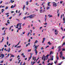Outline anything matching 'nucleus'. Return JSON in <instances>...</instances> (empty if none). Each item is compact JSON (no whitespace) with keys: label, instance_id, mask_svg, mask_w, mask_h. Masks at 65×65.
Wrapping results in <instances>:
<instances>
[{"label":"nucleus","instance_id":"f257e3e1","mask_svg":"<svg viewBox=\"0 0 65 65\" xmlns=\"http://www.w3.org/2000/svg\"><path fill=\"white\" fill-rule=\"evenodd\" d=\"M34 15V14L31 15L29 16V18L30 19H32V18H33L34 17V16H33Z\"/></svg>","mask_w":65,"mask_h":65},{"label":"nucleus","instance_id":"f03ea898","mask_svg":"<svg viewBox=\"0 0 65 65\" xmlns=\"http://www.w3.org/2000/svg\"><path fill=\"white\" fill-rule=\"evenodd\" d=\"M2 57L1 58V59H3V58L4 57V55L3 54H1V56H0V57H2Z\"/></svg>","mask_w":65,"mask_h":65},{"label":"nucleus","instance_id":"7ed1b4c3","mask_svg":"<svg viewBox=\"0 0 65 65\" xmlns=\"http://www.w3.org/2000/svg\"><path fill=\"white\" fill-rule=\"evenodd\" d=\"M60 58H62V57L63 56V54L62 52H61L60 53Z\"/></svg>","mask_w":65,"mask_h":65},{"label":"nucleus","instance_id":"20e7f679","mask_svg":"<svg viewBox=\"0 0 65 65\" xmlns=\"http://www.w3.org/2000/svg\"><path fill=\"white\" fill-rule=\"evenodd\" d=\"M16 6V5H14V6H13V5H12L11 7V8H14Z\"/></svg>","mask_w":65,"mask_h":65},{"label":"nucleus","instance_id":"39448f33","mask_svg":"<svg viewBox=\"0 0 65 65\" xmlns=\"http://www.w3.org/2000/svg\"><path fill=\"white\" fill-rule=\"evenodd\" d=\"M53 5L54 6H55V7H56V6H57V4H56V3L55 2H53Z\"/></svg>","mask_w":65,"mask_h":65},{"label":"nucleus","instance_id":"423d86ee","mask_svg":"<svg viewBox=\"0 0 65 65\" xmlns=\"http://www.w3.org/2000/svg\"><path fill=\"white\" fill-rule=\"evenodd\" d=\"M35 53H36V55H37V53H38V52H37V51L36 49H35Z\"/></svg>","mask_w":65,"mask_h":65},{"label":"nucleus","instance_id":"0eeeda50","mask_svg":"<svg viewBox=\"0 0 65 65\" xmlns=\"http://www.w3.org/2000/svg\"><path fill=\"white\" fill-rule=\"evenodd\" d=\"M31 55H30V57H29V60H30L31 59V58H32V55H33V54H32L31 53L30 54Z\"/></svg>","mask_w":65,"mask_h":65},{"label":"nucleus","instance_id":"6e6552de","mask_svg":"<svg viewBox=\"0 0 65 65\" xmlns=\"http://www.w3.org/2000/svg\"><path fill=\"white\" fill-rule=\"evenodd\" d=\"M45 38H44L43 39V40L42 41V43H44V41H45Z\"/></svg>","mask_w":65,"mask_h":65},{"label":"nucleus","instance_id":"1a4fd4ad","mask_svg":"<svg viewBox=\"0 0 65 65\" xmlns=\"http://www.w3.org/2000/svg\"><path fill=\"white\" fill-rule=\"evenodd\" d=\"M61 46H59L58 47V48H59L58 51H61Z\"/></svg>","mask_w":65,"mask_h":65},{"label":"nucleus","instance_id":"9d476101","mask_svg":"<svg viewBox=\"0 0 65 65\" xmlns=\"http://www.w3.org/2000/svg\"><path fill=\"white\" fill-rule=\"evenodd\" d=\"M32 60H34V61H35V60H36V57H34V56H33L32 57Z\"/></svg>","mask_w":65,"mask_h":65},{"label":"nucleus","instance_id":"9b49d317","mask_svg":"<svg viewBox=\"0 0 65 65\" xmlns=\"http://www.w3.org/2000/svg\"><path fill=\"white\" fill-rule=\"evenodd\" d=\"M48 17H49V18H51V17H53V15H50V14H49L48 15Z\"/></svg>","mask_w":65,"mask_h":65},{"label":"nucleus","instance_id":"f8f14e48","mask_svg":"<svg viewBox=\"0 0 65 65\" xmlns=\"http://www.w3.org/2000/svg\"><path fill=\"white\" fill-rule=\"evenodd\" d=\"M53 58H54V56H52V57L51 58V59L52 61H53Z\"/></svg>","mask_w":65,"mask_h":65},{"label":"nucleus","instance_id":"ddd939ff","mask_svg":"<svg viewBox=\"0 0 65 65\" xmlns=\"http://www.w3.org/2000/svg\"><path fill=\"white\" fill-rule=\"evenodd\" d=\"M50 3H51V2H49L48 3V5H47L48 6H51V5H49V4H50Z\"/></svg>","mask_w":65,"mask_h":65},{"label":"nucleus","instance_id":"4468645a","mask_svg":"<svg viewBox=\"0 0 65 65\" xmlns=\"http://www.w3.org/2000/svg\"><path fill=\"white\" fill-rule=\"evenodd\" d=\"M48 43V44H49V45H51L52 44V43H50V42L49 41L48 43Z\"/></svg>","mask_w":65,"mask_h":65},{"label":"nucleus","instance_id":"2eb2a0df","mask_svg":"<svg viewBox=\"0 0 65 65\" xmlns=\"http://www.w3.org/2000/svg\"><path fill=\"white\" fill-rule=\"evenodd\" d=\"M8 51V53H9V52H10V48H9V50Z\"/></svg>","mask_w":65,"mask_h":65},{"label":"nucleus","instance_id":"dca6fc26","mask_svg":"<svg viewBox=\"0 0 65 65\" xmlns=\"http://www.w3.org/2000/svg\"><path fill=\"white\" fill-rule=\"evenodd\" d=\"M35 49H36H36H37V46L36 45L35 46Z\"/></svg>","mask_w":65,"mask_h":65},{"label":"nucleus","instance_id":"f3484780","mask_svg":"<svg viewBox=\"0 0 65 65\" xmlns=\"http://www.w3.org/2000/svg\"><path fill=\"white\" fill-rule=\"evenodd\" d=\"M9 22V20H8L7 21V23L8 24H10V22Z\"/></svg>","mask_w":65,"mask_h":65},{"label":"nucleus","instance_id":"a211bd4d","mask_svg":"<svg viewBox=\"0 0 65 65\" xmlns=\"http://www.w3.org/2000/svg\"><path fill=\"white\" fill-rule=\"evenodd\" d=\"M17 48H20L21 47V45H20L19 46H17Z\"/></svg>","mask_w":65,"mask_h":65},{"label":"nucleus","instance_id":"6ab92c4d","mask_svg":"<svg viewBox=\"0 0 65 65\" xmlns=\"http://www.w3.org/2000/svg\"><path fill=\"white\" fill-rule=\"evenodd\" d=\"M25 8V6L24 5V6L23 7V11H24V8Z\"/></svg>","mask_w":65,"mask_h":65},{"label":"nucleus","instance_id":"aec40b11","mask_svg":"<svg viewBox=\"0 0 65 65\" xmlns=\"http://www.w3.org/2000/svg\"><path fill=\"white\" fill-rule=\"evenodd\" d=\"M2 12L3 13V11H5V10H4V9H3L2 10Z\"/></svg>","mask_w":65,"mask_h":65},{"label":"nucleus","instance_id":"412c9836","mask_svg":"<svg viewBox=\"0 0 65 65\" xmlns=\"http://www.w3.org/2000/svg\"><path fill=\"white\" fill-rule=\"evenodd\" d=\"M53 54V52H52V51H51V52H50V55H49V56H50L52 54Z\"/></svg>","mask_w":65,"mask_h":65},{"label":"nucleus","instance_id":"4be33fe9","mask_svg":"<svg viewBox=\"0 0 65 65\" xmlns=\"http://www.w3.org/2000/svg\"><path fill=\"white\" fill-rule=\"evenodd\" d=\"M37 42H38V41H37V40H36L34 43V44H35V43H37Z\"/></svg>","mask_w":65,"mask_h":65},{"label":"nucleus","instance_id":"5701e85b","mask_svg":"<svg viewBox=\"0 0 65 65\" xmlns=\"http://www.w3.org/2000/svg\"><path fill=\"white\" fill-rule=\"evenodd\" d=\"M26 5H28V4H29V2L28 1H27L26 2Z\"/></svg>","mask_w":65,"mask_h":65},{"label":"nucleus","instance_id":"b1692460","mask_svg":"<svg viewBox=\"0 0 65 65\" xmlns=\"http://www.w3.org/2000/svg\"><path fill=\"white\" fill-rule=\"evenodd\" d=\"M31 51V49H30V50H28V52H30Z\"/></svg>","mask_w":65,"mask_h":65},{"label":"nucleus","instance_id":"393cba45","mask_svg":"<svg viewBox=\"0 0 65 65\" xmlns=\"http://www.w3.org/2000/svg\"><path fill=\"white\" fill-rule=\"evenodd\" d=\"M26 19H27V18L26 17L23 18V19L24 20H25Z\"/></svg>","mask_w":65,"mask_h":65},{"label":"nucleus","instance_id":"a878e982","mask_svg":"<svg viewBox=\"0 0 65 65\" xmlns=\"http://www.w3.org/2000/svg\"><path fill=\"white\" fill-rule=\"evenodd\" d=\"M10 2H11V3H13V2H14V1H10Z\"/></svg>","mask_w":65,"mask_h":65},{"label":"nucleus","instance_id":"bb28decb","mask_svg":"<svg viewBox=\"0 0 65 65\" xmlns=\"http://www.w3.org/2000/svg\"><path fill=\"white\" fill-rule=\"evenodd\" d=\"M62 62H61L60 63H59V64H58V65H61V64H62Z\"/></svg>","mask_w":65,"mask_h":65},{"label":"nucleus","instance_id":"cd10ccee","mask_svg":"<svg viewBox=\"0 0 65 65\" xmlns=\"http://www.w3.org/2000/svg\"><path fill=\"white\" fill-rule=\"evenodd\" d=\"M40 10V13H42V10Z\"/></svg>","mask_w":65,"mask_h":65},{"label":"nucleus","instance_id":"c85d7f7f","mask_svg":"<svg viewBox=\"0 0 65 65\" xmlns=\"http://www.w3.org/2000/svg\"><path fill=\"white\" fill-rule=\"evenodd\" d=\"M44 19H45V22H46V18L45 17L44 18Z\"/></svg>","mask_w":65,"mask_h":65},{"label":"nucleus","instance_id":"c756f323","mask_svg":"<svg viewBox=\"0 0 65 65\" xmlns=\"http://www.w3.org/2000/svg\"><path fill=\"white\" fill-rule=\"evenodd\" d=\"M59 15H60V13H58V15H57V17H59Z\"/></svg>","mask_w":65,"mask_h":65},{"label":"nucleus","instance_id":"7c9ffc66","mask_svg":"<svg viewBox=\"0 0 65 65\" xmlns=\"http://www.w3.org/2000/svg\"><path fill=\"white\" fill-rule=\"evenodd\" d=\"M44 59H43V60L44 61H45V58H46V56H45L44 57Z\"/></svg>","mask_w":65,"mask_h":65},{"label":"nucleus","instance_id":"2f4dec72","mask_svg":"<svg viewBox=\"0 0 65 65\" xmlns=\"http://www.w3.org/2000/svg\"><path fill=\"white\" fill-rule=\"evenodd\" d=\"M49 9H50V7H47V10H48Z\"/></svg>","mask_w":65,"mask_h":65},{"label":"nucleus","instance_id":"473e14b6","mask_svg":"<svg viewBox=\"0 0 65 65\" xmlns=\"http://www.w3.org/2000/svg\"><path fill=\"white\" fill-rule=\"evenodd\" d=\"M24 53H22V54L21 55V56H24Z\"/></svg>","mask_w":65,"mask_h":65},{"label":"nucleus","instance_id":"72a5a7b5","mask_svg":"<svg viewBox=\"0 0 65 65\" xmlns=\"http://www.w3.org/2000/svg\"><path fill=\"white\" fill-rule=\"evenodd\" d=\"M19 24H17V28H18L19 27Z\"/></svg>","mask_w":65,"mask_h":65},{"label":"nucleus","instance_id":"f704fd0d","mask_svg":"<svg viewBox=\"0 0 65 65\" xmlns=\"http://www.w3.org/2000/svg\"><path fill=\"white\" fill-rule=\"evenodd\" d=\"M21 61V60H19V62H18V63H20V62Z\"/></svg>","mask_w":65,"mask_h":65},{"label":"nucleus","instance_id":"c9c22d12","mask_svg":"<svg viewBox=\"0 0 65 65\" xmlns=\"http://www.w3.org/2000/svg\"><path fill=\"white\" fill-rule=\"evenodd\" d=\"M11 55V57H14V55Z\"/></svg>","mask_w":65,"mask_h":65},{"label":"nucleus","instance_id":"e433bc0d","mask_svg":"<svg viewBox=\"0 0 65 65\" xmlns=\"http://www.w3.org/2000/svg\"><path fill=\"white\" fill-rule=\"evenodd\" d=\"M42 64H44V65H45V63H44V61H43V62L42 63Z\"/></svg>","mask_w":65,"mask_h":65},{"label":"nucleus","instance_id":"4c0bfd02","mask_svg":"<svg viewBox=\"0 0 65 65\" xmlns=\"http://www.w3.org/2000/svg\"><path fill=\"white\" fill-rule=\"evenodd\" d=\"M61 29L62 31H63V27H61Z\"/></svg>","mask_w":65,"mask_h":65},{"label":"nucleus","instance_id":"58836bf2","mask_svg":"<svg viewBox=\"0 0 65 65\" xmlns=\"http://www.w3.org/2000/svg\"><path fill=\"white\" fill-rule=\"evenodd\" d=\"M3 2V1H1V2H0V4H2V3Z\"/></svg>","mask_w":65,"mask_h":65},{"label":"nucleus","instance_id":"ea45409f","mask_svg":"<svg viewBox=\"0 0 65 65\" xmlns=\"http://www.w3.org/2000/svg\"><path fill=\"white\" fill-rule=\"evenodd\" d=\"M8 7L7 6L5 8V9H8Z\"/></svg>","mask_w":65,"mask_h":65},{"label":"nucleus","instance_id":"a19ab883","mask_svg":"<svg viewBox=\"0 0 65 65\" xmlns=\"http://www.w3.org/2000/svg\"><path fill=\"white\" fill-rule=\"evenodd\" d=\"M21 51H22V50H20L19 51H18V53H20V52H21Z\"/></svg>","mask_w":65,"mask_h":65},{"label":"nucleus","instance_id":"79ce46f5","mask_svg":"<svg viewBox=\"0 0 65 65\" xmlns=\"http://www.w3.org/2000/svg\"><path fill=\"white\" fill-rule=\"evenodd\" d=\"M65 48H63L62 50V51H65Z\"/></svg>","mask_w":65,"mask_h":65},{"label":"nucleus","instance_id":"37998d69","mask_svg":"<svg viewBox=\"0 0 65 65\" xmlns=\"http://www.w3.org/2000/svg\"><path fill=\"white\" fill-rule=\"evenodd\" d=\"M64 59H65V58H64V57H62V60H64Z\"/></svg>","mask_w":65,"mask_h":65},{"label":"nucleus","instance_id":"c03bdc74","mask_svg":"<svg viewBox=\"0 0 65 65\" xmlns=\"http://www.w3.org/2000/svg\"><path fill=\"white\" fill-rule=\"evenodd\" d=\"M4 29H5V27H4L3 28H2V30H3Z\"/></svg>","mask_w":65,"mask_h":65},{"label":"nucleus","instance_id":"a18cd8bd","mask_svg":"<svg viewBox=\"0 0 65 65\" xmlns=\"http://www.w3.org/2000/svg\"><path fill=\"white\" fill-rule=\"evenodd\" d=\"M65 42L64 43H63L62 44V46H63V45H65Z\"/></svg>","mask_w":65,"mask_h":65},{"label":"nucleus","instance_id":"49530a36","mask_svg":"<svg viewBox=\"0 0 65 65\" xmlns=\"http://www.w3.org/2000/svg\"><path fill=\"white\" fill-rule=\"evenodd\" d=\"M55 34L56 35H57V34H58V32H57L56 33H55Z\"/></svg>","mask_w":65,"mask_h":65},{"label":"nucleus","instance_id":"de8ad7c7","mask_svg":"<svg viewBox=\"0 0 65 65\" xmlns=\"http://www.w3.org/2000/svg\"><path fill=\"white\" fill-rule=\"evenodd\" d=\"M56 63H57V60H56V61L54 62V63L55 64H56Z\"/></svg>","mask_w":65,"mask_h":65},{"label":"nucleus","instance_id":"09e8293b","mask_svg":"<svg viewBox=\"0 0 65 65\" xmlns=\"http://www.w3.org/2000/svg\"><path fill=\"white\" fill-rule=\"evenodd\" d=\"M44 24L45 25H47V23H46V22L45 23H44Z\"/></svg>","mask_w":65,"mask_h":65},{"label":"nucleus","instance_id":"8fccbe9b","mask_svg":"<svg viewBox=\"0 0 65 65\" xmlns=\"http://www.w3.org/2000/svg\"><path fill=\"white\" fill-rule=\"evenodd\" d=\"M43 49H44V48H43V47L41 48V50H43Z\"/></svg>","mask_w":65,"mask_h":65},{"label":"nucleus","instance_id":"3c124183","mask_svg":"<svg viewBox=\"0 0 65 65\" xmlns=\"http://www.w3.org/2000/svg\"><path fill=\"white\" fill-rule=\"evenodd\" d=\"M49 46H46L45 47V48H47V47H49Z\"/></svg>","mask_w":65,"mask_h":65},{"label":"nucleus","instance_id":"603ef678","mask_svg":"<svg viewBox=\"0 0 65 65\" xmlns=\"http://www.w3.org/2000/svg\"><path fill=\"white\" fill-rule=\"evenodd\" d=\"M51 49L53 50L54 49V46H53V47H52V48Z\"/></svg>","mask_w":65,"mask_h":65},{"label":"nucleus","instance_id":"864d4df0","mask_svg":"<svg viewBox=\"0 0 65 65\" xmlns=\"http://www.w3.org/2000/svg\"><path fill=\"white\" fill-rule=\"evenodd\" d=\"M20 42H19L18 44L17 45H17H19V44H20Z\"/></svg>","mask_w":65,"mask_h":65},{"label":"nucleus","instance_id":"5fc2aeb1","mask_svg":"<svg viewBox=\"0 0 65 65\" xmlns=\"http://www.w3.org/2000/svg\"><path fill=\"white\" fill-rule=\"evenodd\" d=\"M4 49V48H2V52H3V49Z\"/></svg>","mask_w":65,"mask_h":65},{"label":"nucleus","instance_id":"6e6d98bb","mask_svg":"<svg viewBox=\"0 0 65 65\" xmlns=\"http://www.w3.org/2000/svg\"><path fill=\"white\" fill-rule=\"evenodd\" d=\"M63 21H65V18H63Z\"/></svg>","mask_w":65,"mask_h":65},{"label":"nucleus","instance_id":"4d7b16f0","mask_svg":"<svg viewBox=\"0 0 65 65\" xmlns=\"http://www.w3.org/2000/svg\"><path fill=\"white\" fill-rule=\"evenodd\" d=\"M40 62V60H39L38 61V62H37V63H38V64H39V63Z\"/></svg>","mask_w":65,"mask_h":65},{"label":"nucleus","instance_id":"13d9d810","mask_svg":"<svg viewBox=\"0 0 65 65\" xmlns=\"http://www.w3.org/2000/svg\"><path fill=\"white\" fill-rule=\"evenodd\" d=\"M3 62H4V60H2V61L1 62V63H3Z\"/></svg>","mask_w":65,"mask_h":65},{"label":"nucleus","instance_id":"bf43d9fd","mask_svg":"<svg viewBox=\"0 0 65 65\" xmlns=\"http://www.w3.org/2000/svg\"><path fill=\"white\" fill-rule=\"evenodd\" d=\"M4 40V39H2V41H1V42H3V41Z\"/></svg>","mask_w":65,"mask_h":65},{"label":"nucleus","instance_id":"052dcab7","mask_svg":"<svg viewBox=\"0 0 65 65\" xmlns=\"http://www.w3.org/2000/svg\"><path fill=\"white\" fill-rule=\"evenodd\" d=\"M9 13H7L5 14V15H7L8 14H9Z\"/></svg>","mask_w":65,"mask_h":65},{"label":"nucleus","instance_id":"680f3d73","mask_svg":"<svg viewBox=\"0 0 65 65\" xmlns=\"http://www.w3.org/2000/svg\"><path fill=\"white\" fill-rule=\"evenodd\" d=\"M4 47H7V46L6 45H4Z\"/></svg>","mask_w":65,"mask_h":65},{"label":"nucleus","instance_id":"e2e57ef3","mask_svg":"<svg viewBox=\"0 0 65 65\" xmlns=\"http://www.w3.org/2000/svg\"><path fill=\"white\" fill-rule=\"evenodd\" d=\"M65 37V36H63L62 37V39H64Z\"/></svg>","mask_w":65,"mask_h":65},{"label":"nucleus","instance_id":"0e129e2a","mask_svg":"<svg viewBox=\"0 0 65 65\" xmlns=\"http://www.w3.org/2000/svg\"><path fill=\"white\" fill-rule=\"evenodd\" d=\"M64 4H65V3H63L62 5H63V6H64Z\"/></svg>","mask_w":65,"mask_h":65},{"label":"nucleus","instance_id":"69168bd1","mask_svg":"<svg viewBox=\"0 0 65 65\" xmlns=\"http://www.w3.org/2000/svg\"><path fill=\"white\" fill-rule=\"evenodd\" d=\"M63 3V1H60V3H61V4H62Z\"/></svg>","mask_w":65,"mask_h":65},{"label":"nucleus","instance_id":"338daca9","mask_svg":"<svg viewBox=\"0 0 65 65\" xmlns=\"http://www.w3.org/2000/svg\"><path fill=\"white\" fill-rule=\"evenodd\" d=\"M28 42H30V39H29V40H28Z\"/></svg>","mask_w":65,"mask_h":65},{"label":"nucleus","instance_id":"774afa93","mask_svg":"<svg viewBox=\"0 0 65 65\" xmlns=\"http://www.w3.org/2000/svg\"><path fill=\"white\" fill-rule=\"evenodd\" d=\"M12 18V17H10L9 18V19H11V18Z\"/></svg>","mask_w":65,"mask_h":65}]
</instances>
